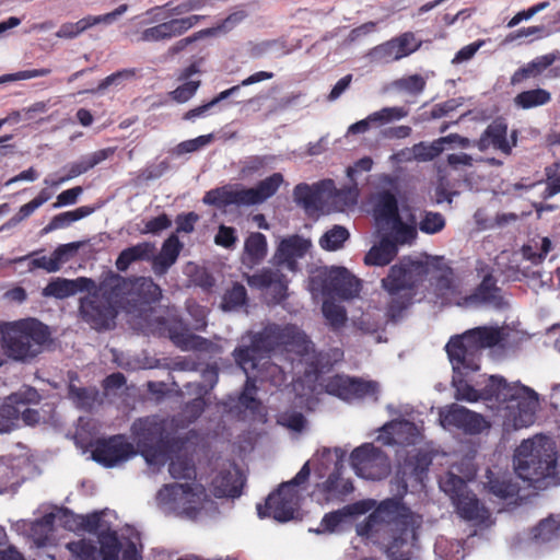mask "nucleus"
<instances>
[{
    "label": "nucleus",
    "mask_w": 560,
    "mask_h": 560,
    "mask_svg": "<svg viewBox=\"0 0 560 560\" xmlns=\"http://www.w3.org/2000/svg\"><path fill=\"white\" fill-rule=\"evenodd\" d=\"M515 470L520 478L527 480L537 488L559 485L556 442L542 435L524 440L516 448Z\"/></svg>",
    "instance_id": "obj_1"
},
{
    "label": "nucleus",
    "mask_w": 560,
    "mask_h": 560,
    "mask_svg": "<svg viewBox=\"0 0 560 560\" xmlns=\"http://www.w3.org/2000/svg\"><path fill=\"white\" fill-rule=\"evenodd\" d=\"M0 334L5 354L24 363L40 354L51 339L49 327L33 317L3 323Z\"/></svg>",
    "instance_id": "obj_2"
},
{
    "label": "nucleus",
    "mask_w": 560,
    "mask_h": 560,
    "mask_svg": "<svg viewBox=\"0 0 560 560\" xmlns=\"http://www.w3.org/2000/svg\"><path fill=\"white\" fill-rule=\"evenodd\" d=\"M167 425V420L158 415L138 418L132 422V440L147 460L168 455L184 446L185 440L173 435Z\"/></svg>",
    "instance_id": "obj_3"
},
{
    "label": "nucleus",
    "mask_w": 560,
    "mask_h": 560,
    "mask_svg": "<svg viewBox=\"0 0 560 560\" xmlns=\"http://www.w3.org/2000/svg\"><path fill=\"white\" fill-rule=\"evenodd\" d=\"M502 340L499 328L477 327L452 337L445 346L452 366L480 369L482 349L497 346Z\"/></svg>",
    "instance_id": "obj_4"
},
{
    "label": "nucleus",
    "mask_w": 560,
    "mask_h": 560,
    "mask_svg": "<svg viewBox=\"0 0 560 560\" xmlns=\"http://www.w3.org/2000/svg\"><path fill=\"white\" fill-rule=\"evenodd\" d=\"M104 273L100 283L86 296L80 299L79 313L84 323L97 331L115 327L120 301L117 294L103 290Z\"/></svg>",
    "instance_id": "obj_5"
},
{
    "label": "nucleus",
    "mask_w": 560,
    "mask_h": 560,
    "mask_svg": "<svg viewBox=\"0 0 560 560\" xmlns=\"http://www.w3.org/2000/svg\"><path fill=\"white\" fill-rule=\"evenodd\" d=\"M103 290L117 294L135 305H151L160 301L162 289L150 277L125 278L112 270L104 272Z\"/></svg>",
    "instance_id": "obj_6"
},
{
    "label": "nucleus",
    "mask_w": 560,
    "mask_h": 560,
    "mask_svg": "<svg viewBox=\"0 0 560 560\" xmlns=\"http://www.w3.org/2000/svg\"><path fill=\"white\" fill-rule=\"evenodd\" d=\"M253 337L267 358L276 349L303 355L308 352L311 343L307 336L295 325L268 324Z\"/></svg>",
    "instance_id": "obj_7"
},
{
    "label": "nucleus",
    "mask_w": 560,
    "mask_h": 560,
    "mask_svg": "<svg viewBox=\"0 0 560 560\" xmlns=\"http://www.w3.org/2000/svg\"><path fill=\"white\" fill-rule=\"evenodd\" d=\"M430 273V265L428 260L413 259L405 256L388 271V275L382 280L383 288L389 293L395 295L397 293L406 292L413 293Z\"/></svg>",
    "instance_id": "obj_8"
},
{
    "label": "nucleus",
    "mask_w": 560,
    "mask_h": 560,
    "mask_svg": "<svg viewBox=\"0 0 560 560\" xmlns=\"http://www.w3.org/2000/svg\"><path fill=\"white\" fill-rule=\"evenodd\" d=\"M350 463L359 477L369 480H382L390 472L388 456L373 443L355 447L350 454Z\"/></svg>",
    "instance_id": "obj_9"
},
{
    "label": "nucleus",
    "mask_w": 560,
    "mask_h": 560,
    "mask_svg": "<svg viewBox=\"0 0 560 560\" xmlns=\"http://www.w3.org/2000/svg\"><path fill=\"white\" fill-rule=\"evenodd\" d=\"M206 495V489L200 483H171L159 490L156 499L162 504H183V513L195 520L201 511V502Z\"/></svg>",
    "instance_id": "obj_10"
},
{
    "label": "nucleus",
    "mask_w": 560,
    "mask_h": 560,
    "mask_svg": "<svg viewBox=\"0 0 560 560\" xmlns=\"http://www.w3.org/2000/svg\"><path fill=\"white\" fill-rule=\"evenodd\" d=\"M325 390L345 401L372 398L377 401L380 384L376 381L361 377L336 374L329 377L325 384Z\"/></svg>",
    "instance_id": "obj_11"
},
{
    "label": "nucleus",
    "mask_w": 560,
    "mask_h": 560,
    "mask_svg": "<svg viewBox=\"0 0 560 560\" xmlns=\"http://www.w3.org/2000/svg\"><path fill=\"white\" fill-rule=\"evenodd\" d=\"M282 183V174L273 173L252 188L223 189L219 192V201L224 206L259 205L272 197L278 191Z\"/></svg>",
    "instance_id": "obj_12"
},
{
    "label": "nucleus",
    "mask_w": 560,
    "mask_h": 560,
    "mask_svg": "<svg viewBox=\"0 0 560 560\" xmlns=\"http://www.w3.org/2000/svg\"><path fill=\"white\" fill-rule=\"evenodd\" d=\"M298 491L289 483H281L277 490L271 492L264 505H257V513L260 518L272 517L278 522H288L293 518L298 505Z\"/></svg>",
    "instance_id": "obj_13"
},
{
    "label": "nucleus",
    "mask_w": 560,
    "mask_h": 560,
    "mask_svg": "<svg viewBox=\"0 0 560 560\" xmlns=\"http://www.w3.org/2000/svg\"><path fill=\"white\" fill-rule=\"evenodd\" d=\"M439 419L443 428H454L470 435L479 434L489 427L483 416L457 404L442 408Z\"/></svg>",
    "instance_id": "obj_14"
},
{
    "label": "nucleus",
    "mask_w": 560,
    "mask_h": 560,
    "mask_svg": "<svg viewBox=\"0 0 560 560\" xmlns=\"http://www.w3.org/2000/svg\"><path fill=\"white\" fill-rule=\"evenodd\" d=\"M133 455V445L121 434L97 440L92 450V458L104 467H114Z\"/></svg>",
    "instance_id": "obj_15"
},
{
    "label": "nucleus",
    "mask_w": 560,
    "mask_h": 560,
    "mask_svg": "<svg viewBox=\"0 0 560 560\" xmlns=\"http://www.w3.org/2000/svg\"><path fill=\"white\" fill-rule=\"evenodd\" d=\"M202 19H205L203 15H189L164 21L141 31L137 40L142 43H159L171 40L174 37L184 35L187 31L197 25Z\"/></svg>",
    "instance_id": "obj_16"
},
{
    "label": "nucleus",
    "mask_w": 560,
    "mask_h": 560,
    "mask_svg": "<svg viewBox=\"0 0 560 560\" xmlns=\"http://www.w3.org/2000/svg\"><path fill=\"white\" fill-rule=\"evenodd\" d=\"M419 47L420 44H416L415 34L412 32H405L375 46L370 55L374 61L389 63L411 55Z\"/></svg>",
    "instance_id": "obj_17"
},
{
    "label": "nucleus",
    "mask_w": 560,
    "mask_h": 560,
    "mask_svg": "<svg viewBox=\"0 0 560 560\" xmlns=\"http://www.w3.org/2000/svg\"><path fill=\"white\" fill-rule=\"evenodd\" d=\"M511 140V142L508 140L506 121L503 118H497L487 126L480 138L475 142V145L481 152H485L492 147L505 155H510L513 147H515L517 142L516 130L512 131Z\"/></svg>",
    "instance_id": "obj_18"
},
{
    "label": "nucleus",
    "mask_w": 560,
    "mask_h": 560,
    "mask_svg": "<svg viewBox=\"0 0 560 560\" xmlns=\"http://www.w3.org/2000/svg\"><path fill=\"white\" fill-rule=\"evenodd\" d=\"M311 246L310 241L299 235L283 238L272 257V264L277 267L285 266L289 270L298 269V259L305 256Z\"/></svg>",
    "instance_id": "obj_19"
},
{
    "label": "nucleus",
    "mask_w": 560,
    "mask_h": 560,
    "mask_svg": "<svg viewBox=\"0 0 560 560\" xmlns=\"http://www.w3.org/2000/svg\"><path fill=\"white\" fill-rule=\"evenodd\" d=\"M323 288L331 295L348 300L358 294L359 282L345 267H332L324 279Z\"/></svg>",
    "instance_id": "obj_20"
},
{
    "label": "nucleus",
    "mask_w": 560,
    "mask_h": 560,
    "mask_svg": "<svg viewBox=\"0 0 560 560\" xmlns=\"http://www.w3.org/2000/svg\"><path fill=\"white\" fill-rule=\"evenodd\" d=\"M96 288V282L86 277L77 279L56 278L51 280L43 290L44 296H54L56 299H66L78 292H91Z\"/></svg>",
    "instance_id": "obj_21"
},
{
    "label": "nucleus",
    "mask_w": 560,
    "mask_h": 560,
    "mask_svg": "<svg viewBox=\"0 0 560 560\" xmlns=\"http://www.w3.org/2000/svg\"><path fill=\"white\" fill-rule=\"evenodd\" d=\"M457 514L465 521L476 525L485 524L490 518L489 510L479 501L470 490L452 502Z\"/></svg>",
    "instance_id": "obj_22"
},
{
    "label": "nucleus",
    "mask_w": 560,
    "mask_h": 560,
    "mask_svg": "<svg viewBox=\"0 0 560 560\" xmlns=\"http://www.w3.org/2000/svg\"><path fill=\"white\" fill-rule=\"evenodd\" d=\"M538 404L537 393L526 386L524 393H521L515 401L508 406V408L517 409V412L514 415L515 427L526 428L533 424L536 419Z\"/></svg>",
    "instance_id": "obj_23"
},
{
    "label": "nucleus",
    "mask_w": 560,
    "mask_h": 560,
    "mask_svg": "<svg viewBox=\"0 0 560 560\" xmlns=\"http://www.w3.org/2000/svg\"><path fill=\"white\" fill-rule=\"evenodd\" d=\"M247 284L253 289L273 288L277 296H285L288 290L285 276L279 269L262 268L254 275H244Z\"/></svg>",
    "instance_id": "obj_24"
},
{
    "label": "nucleus",
    "mask_w": 560,
    "mask_h": 560,
    "mask_svg": "<svg viewBox=\"0 0 560 560\" xmlns=\"http://www.w3.org/2000/svg\"><path fill=\"white\" fill-rule=\"evenodd\" d=\"M497 279L492 273H487L481 282L475 288L474 292L467 298L470 303L489 304L494 307H502L505 302L501 294V288L497 284Z\"/></svg>",
    "instance_id": "obj_25"
},
{
    "label": "nucleus",
    "mask_w": 560,
    "mask_h": 560,
    "mask_svg": "<svg viewBox=\"0 0 560 560\" xmlns=\"http://www.w3.org/2000/svg\"><path fill=\"white\" fill-rule=\"evenodd\" d=\"M183 249V243L179 241L176 234H171L163 243L159 255L154 256L152 261V268L155 275L163 276L167 270L176 262L180 250Z\"/></svg>",
    "instance_id": "obj_26"
},
{
    "label": "nucleus",
    "mask_w": 560,
    "mask_h": 560,
    "mask_svg": "<svg viewBox=\"0 0 560 560\" xmlns=\"http://www.w3.org/2000/svg\"><path fill=\"white\" fill-rule=\"evenodd\" d=\"M454 375L452 380L453 387L455 388L454 397L459 401L477 402L482 400L481 389L475 388L470 384L468 376L470 373L477 372L478 370H470L466 368L453 366Z\"/></svg>",
    "instance_id": "obj_27"
},
{
    "label": "nucleus",
    "mask_w": 560,
    "mask_h": 560,
    "mask_svg": "<svg viewBox=\"0 0 560 560\" xmlns=\"http://www.w3.org/2000/svg\"><path fill=\"white\" fill-rule=\"evenodd\" d=\"M115 153L114 148H106L98 151L93 152L92 154L82 156L79 161L73 162L69 166V172L66 177H62L56 182L49 183L47 179H45V184H49L51 186H58L59 184L63 183L67 179L77 177L81 174L86 173L94 166L98 165L103 161L107 160Z\"/></svg>",
    "instance_id": "obj_28"
},
{
    "label": "nucleus",
    "mask_w": 560,
    "mask_h": 560,
    "mask_svg": "<svg viewBox=\"0 0 560 560\" xmlns=\"http://www.w3.org/2000/svg\"><path fill=\"white\" fill-rule=\"evenodd\" d=\"M373 212L375 220L385 225H389L401 218L399 214L398 200L389 190L381 191L377 195Z\"/></svg>",
    "instance_id": "obj_29"
},
{
    "label": "nucleus",
    "mask_w": 560,
    "mask_h": 560,
    "mask_svg": "<svg viewBox=\"0 0 560 560\" xmlns=\"http://www.w3.org/2000/svg\"><path fill=\"white\" fill-rule=\"evenodd\" d=\"M529 537L536 544H548L560 539V514H550L529 529Z\"/></svg>",
    "instance_id": "obj_30"
},
{
    "label": "nucleus",
    "mask_w": 560,
    "mask_h": 560,
    "mask_svg": "<svg viewBox=\"0 0 560 560\" xmlns=\"http://www.w3.org/2000/svg\"><path fill=\"white\" fill-rule=\"evenodd\" d=\"M166 329L170 339L182 349H200L208 342L207 339L192 335L182 320H171Z\"/></svg>",
    "instance_id": "obj_31"
},
{
    "label": "nucleus",
    "mask_w": 560,
    "mask_h": 560,
    "mask_svg": "<svg viewBox=\"0 0 560 560\" xmlns=\"http://www.w3.org/2000/svg\"><path fill=\"white\" fill-rule=\"evenodd\" d=\"M364 512L365 509L363 508V504L359 502L346 505L340 510L326 513L320 521L319 527L314 532L316 534L334 533L347 517Z\"/></svg>",
    "instance_id": "obj_32"
},
{
    "label": "nucleus",
    "mask_w": 560,
    "mask_h": 560,
    "mask_svg": "<svg viewBox=\"0 0 560 560\" xmlns=\"http://www.w3.org/2000/svg\"><path fill=\"white\" fill-rule=\"evenodd\" d=\"M154 252V245L149 242L138 243L120 252L116 259L118 271L125 272L136 261L149 260Z\"/></svg>",
    "instance_id": "obj_33"
},
{
    "label": "nucleus",
    "mask_w": 560,
    "mask_h": 560,
    "mask_svg": "<svg viewBox=\"0 0 560 560\" xmlns=\"http://www.w3.org/2000/svg\"><path fill=\"white\" fill-rule=\"evenodd\" d=\"M557 57L555 54H547L539 57H536L530 62L525 66L518 68L511 77V84L516 85L529 78H537L548 67H550Z\"/></svg>",
    "instance_id": "obj_34"
},
{
    "label": "nucleus",
    "mask_w": 560,
    "mask_h": 560,
    "mask_svg": "<svg viewBox=\"0 0 560 560\" xmlns=\"http://www.w3.org/2000/svg\"><path fill=\"white\" fill-rule=\"evenodd\" d=\"M233 358L236 364L245 372L254 371L258 368L261 360L267 359L261 352L254 337L249 346H241L234 349Z\"/></svg>",
    "instance_id": "obj_35"
},
{
    "label": "nucleus",
    "mask_w": 560,
    "mask_h": 560,
    "mask_svg": "<svg viewBox=\"0 0 560 560\" xmlns=\"http://www.w3.org/2000/svg\"><path fill=\"white\" fill-rule=\"evenodd\" d=\"M268 244L266 236L260 232L250 233L244 243L243 261L250 267L260 264L267 256Z\"/></svg>",
    "instance_id": "obj_36"
},
{
    "label": "nucleus",
    "mask_w": 560,
    "mask_h": 560,
    "mask_svg": "<svg viewBox=\"0 0 560 560\" xmlns=\"http://www.w3.org/2000/svg\"><path fill=\"white\" fill-rule=\"evenodd\" d=\"M398 247L395 246V242H392L389 237H383L378 245H374L366 253L364 257L365 265L369 266H386L397 255Z\"/></svg>",
    "instance_id": "obj_37"
},
{
    "label": "nucleus",
    "mask_w": 560,
    "mask_h": 560,
    "mask_svg": "<svg viewBox=\"0 0 560 560\" xmlns=\"http://www.w3.org/2000/svg\"><path fill=\"white\" fill-rule=\"evenodd\" d=\"M57 515L54 512L44 514L42 517L27 523L28 536L37 546H45L52 532Z\"/></svg>",
    "instance_id": "obj_38"
},
{
    "label": "nucleus",
    "mask_w": 560,
    "mask_h": 560,
    "mask_svg": "<svg viewBox=\"0 0 560 560\" xmlns=\"http://www.w3.org/2000/svg\"><path fill=\"white\" fill-rule=\"evenodd\" d=\"M212 488L217 498H237L242 493L240 479L229 470L221 471L214 477Z\"/></svg>",
    "instance_id": "obj_39"
},
{
    "label": "nucleus",
    "mask_w": 560,
    "mask_h": 560,
    "mask_svg": "<svg viewBox=\"0 0 560 560\" xmlns=\"http://www.w3.org/2000/svg\"><path fill=\"white\" fill-rule=\"evenodd\" d=\"M430 265L431 279L434 280L436 290L445 292L453 287V269L445 262L443 257H434L428 260Z\"/></svg>",
    "instance_id": "obj_40"
},
{
    "label": "nucleus",
    "mask_w": 560,
    "mask_h": 560,
    "mask_svg": "<svg viewBox=\"0 0 560 560\" xmlns=\"http://www.w3.org/2000/svg\"><path fill=\"white\" fill-rule=\"evenodd\" d=\"M95 211L94 207L82 206L72 211L61 212L56 214L50 222L43 229L44 232L48 233L58 229H63L71 223L81 220Z\"/></svg>",
    "instance_id": "obj_41"
},
{
    "label": "nucleus",
    "mask_w": 560,
    "mask_h": 560,
    "mask_svg": "<svg viewBox=\"0 0 560 560\" xmlns=\"http://www.w3.org/2000/svg\"><path fill=\"white\" fill-rule=\"evenodd\" d=\"M551 101V93L545 89L526 90L514 97V104L522 109H530L542 106Z\"/></svg>",
    "instance_id": "obj_42"
},
{
    "label": "nucleus",
    "mask_w": 560,
    "mask_h": 560,
    "mask_svg": "<svg viewBox=\"0 0 560 560\" xmlns=\"http://www.w3.org/2000/svg\"><path fill=\"white\" fill-rule=\"evenodd\" d=\"M98 541L101 545L100 552L102 560H118L120 552V542L117 533L108 526L98 533Z\"/></svg>",
    "instance_id": "obj_43"
},
{
    "label": "nucleus",
    "mask_w": 560,
    "mask_h": 560,
    "mask_svg": "<svg viewBox=\"0 0 560 560\" xmlns=\"http://www.w3.org/2000/svg\"><path fill=\"white\" fill-rule=\"evenodd\" d=\"M488 472L487 487L490 493L500 499H509L517 494L518 488L510 478L494 476L490 470Z\"/></svg>",
    "instance_id": "obj_44"
},
{
    "label": "nucleus",
    "mask_w": 560,
    "mask_h": 560,
    "mask_svg": "<svg viewBox=\"0 0 560 560\" xmlns=\"http://www.w3.org/2000/svg\"><path fill=\"white\" fill-rule=\"evenodd\" d=\"M257 386L254 380H246L243 392L240 395V406L248 410L253 416H261L264 407L261 401L256 397Z\"/></svg>",
    "instance_id": "obj_45"
},
{
    "label": "nucleus",
    "mask_w": 560,
    "mask_h": 560,
    "mask_svg": "<svg viewBox=\"0 0 560 560\" xmlns=\"http://www.w3.org/2000/svg\"><path fill=\"white\" fill-rule=\"evenodd\" d=\"M392 231L385 237H389L392 242H395V246L411 244L417 238V229L402 221L401 218L397 219L389 224Z\"/></svg>",
    "instance_id": "obj_46"
},
{
    "label": "nucleus",
    "mask_w": 560,
    "mask_h": 560,
    "mask_svg": "<svg viewBox=\"0 0 560 560\" xmlns=\"http://www.w3.org/2000/svg\"><path fill=\"white\" fill-rule=\"evenodd\" d=\"M415 293H397L395 295H390V301L386 307V317L388 322L396 323L402 318L405 311L412 302Z\"/></svg>",
    "instance_id": "obj_47"
},
{
    "label": "nucleus",
    "mask_w": 560,
    "mask_h": 560,
    "mask_svg": "<svg viewBox=\"0 0 560 560\" xmlns=\"http://www.w3.org/2000/svg\"><path fill=\"white\" fill-rule=\"evenodd\" d=\"M248 296L245 287L235 282L225 291L222 296L221 308L223 311H234L247 303Z\"/></svg>",
    "instance_id": "obj_48"
},
{
    "label": "nucleus",
    "mask_w": 560,
    "mask_h": 560,
    "mask_svg": "<svg viewBox=\"0 0 560 560\" xmlns=\"http://www.w3.org/2000/svg\"><path fill=\"white\" fill-rule=\"evenodd\" d=\"M439 483L441 490L448 495L452 502L469 490L466 481L451 471L441 477Z\"/></svg>",
    "instance_id": "obj_49"
},
{
    "label": "nucleus",
    "mask_w": 560,
    "mask_h": 560,
    "mask_svg": "<svg viewBox=\"0 0 560 560\" xmlns=\"http://www.w3.org/2000/svg\"><path fill=\"white\" fill-rule=\"evenodd\" d=\"M21 407L18 402L11 401L8 396L4 402L0 406V433L10 432L16 427V421L20 419Z\"/></svg>",
    "instance_id": "obj_50"
},
{
    "label": "nucleus",
    "mask_w": 560,
    "mask_h": 560,
    "mask_svg": "<svg viewBox=\"0 0 560 560\" xmlns=\"http://www.w3.org/2000/svg\"><path fill=\"white\" fill-rule=\"evenodd\" d=\"M97 390L86 387H78L70 383L68 385V398L80 409H91L96 400Z\"/></svg>",
    "instance_id": "obj_51"
},
{
    "label": "nucleus",
    "mask_w": 560,
    "mask_h": 560,
    "mask_svg": "<svg viewBox=\"0 0 560 560\" xmlns=\"http://www.w3.org/2000/svg\"><path fill=\"white\" fill-rule=\"evenodd\" d=\"M272 78H273V73L272 72H268V71L255 72L254 74H252L248 78L244 79L240 84L234 85V86H232V88H230L228 90H224V91L220 92L210 102L214 106L218 103H220L221 101L226 100L230 96L234 95L237 91H240V89L242 86H248V85H252V84L265 81V80H270Z\"/></svg>",
    "instance_id": "obj_52"
},
{
    "label": "nucleus",
    "mask_w": 560,
    "mask_h": 560,
    "mask_svg": "<svg viewBox=\"0 0 560 560\" xmlns=\"http://www.w3.org/2000/svg\"><path fill=\"white\" fill-rule=\"evenodd\" d=\"M349 232L341 225H335L328 230L319 240V245L326 250H337L341 248L349 238Z\"/></svg>",
    "instance_id": "obj_53"
},
{
    "label": "nucleus",
    "mask_w": 560,
    "mask_h": 560,
    "mask_svg": "<svg viewBox=\"0 0 560 560\" xmlns=\"http://www.w3.org/2000/svg\"><path fill=\"white\" fill-rule=\"evenodd\" d=\"M171 476L175 479L192 480L196 478V467L188 457L176 456L168 466Z\"/></svg>",
    "instance_id": "obj_54"
},
{
    "label": "nucleus",
    "mask_w": 560,
    "mask_h": 560,
    "mask_svg": "<svg viewBox=\"0 0 560 560\" xmlns=\"http://www.w3.org/2000/svg\"><path fill=\"white\" fill-rule=\"evenodd\" d=\"M323 314L325 318L327 319L329 326L334 330H338L341 327L345 326L347 322V312L343 306L331 302V301H324L323 303Z\"/></svg>",
    "instance_id": "obj_55"
},
{
    "label": "nucleus",
    "mask_w": 560,
    "mask_h": 560,
    "mask_svg": "<svg viewBox=\"0 0 560 560\" xmlns=\"http://www.w3.org/2000/svg\"><path fill=\"white\" fill-rule=\"evenodd\" d=\"M443 141L441 138L432 141L431 143L419 142L412 147V153L418 161H432L444 151Z\"/></svg>",
    "instance_id": "obj_56"
},
{
    "label": "nucleus",
    "mask_w": 560,
    "mask_h": 560,
    "mask_svg": "<svg viewBox=\"0 0 560 560\" xmlns=\"http://www.w3.org/2000/svg\"><path fill=\"white\" fill-rule=\"evenodd\" d=\"M408 114V109L402 106L383 107L370 114V120H373L374 125L382 126L405 118Z\"/></svg>",
    "instance_id": "obj_57"
},
{
    "label": "nucleus",
    "mask_w": 560,
    "mask_h": 560,
    "mask_svg": "<svg viewBox=\"0 0 560 560\" xmlns=\"http://www.w3.org/2000/svg\"><path fill=\"white\" fill-rule=\"evenodd\" d=\"M525 387L526 386L520 383H508V381L502 376L499 392L495 394L493 401L498 404H508V406H510L515 401L521 393H524Z\"/></svg>",
    "instance_id": "obj_58"
},
{
    "label": "nucleus",
    "mask_w": 560,
    "mask_h": 560,
    "mask_svg": "<svg viewBox=\"0 0 560 560\" xmlns=\"http://www.w3.org/2000/svg\"><path fill=\"white\" fill-rule=\"evenodd\" d=\"M546 188L542 198L548 199L560 192V162L546 166Z\"/></svg>",
    "instance_id": "obj_59"
},
{
    "label": "nucleus",
    "mask_w": 560,
    "mask_h": 560,
    "mask_svg": "<svg viewBox=\"0 0 560 560\" xmlns=\"http://www.w3.org/2000/svg\"><path fill=\"white\" fill-rule=\"evenodd\" d=\"M74 560H96V547L93 542L80 539L67 544Z\"/></svg>",
    "instance_id": "obj_60"
},
{
    "label": "nucleus",
    "mask_w": 560,
    "mask_h": 560,
    "mask_svg": "<svg viewBox=\"0 0 560 560\" xmlns=\"http://www.w3.org/2000/svg\"><path fill=\"white\" fill-rule=\"evenodd\" d=\"M427 82L420 74H412L405 78H400L394 82V86L399 90L407 92L411 95H418L425 89Z\"/></svg>",
    "instance_id": "obj_61"
},
{
    "label": "nucleus",
    "mask_w": 560,
    "mask_h": 560,
    "mask_svg": "<svg viewBox=\"0 0 560 560\" xmlns=\"http://www.w3.org/2000/svg\"><path fill=\"white\" fill-rule=\"evenodd\" d=\"M386 552L389 560H411V546L402 536L394 537Z\"/></svg>",
    "instance_id": "obj_62"
},
{
    "label": "nucleus",
    "mask_w": 560,
    "mask_h": 560,
    "mask_svg": "<svg viewBox=\"0 0 560 560\" xmlns=\"http://www.w3.org/2000/svg\"><path fill=\"white\" fill-rule=\"evenodd\" d=\"M445 228V218L440 212L427 211L419 222V230L425 234H435Z\"/></svg>",
    "instance_id": "obj_63"
},
{
    "label": "nucleus",
    "mask_w": 560,
    "mask_h": 560,
    "mask_svg": "<svg viewBox=\"0 0 560 560\" xmlns=\"http://www.w3.org/2000/svg\"><path fill=\"white\" fill-rule=\"evenodd\" d=\"M359 189L357 180L351 182V185L337 190L334 195L335 203L340 208L352 207L358 202Z\"/></svg>",
    "instance_id": "obj_64"
}]
</instances>
